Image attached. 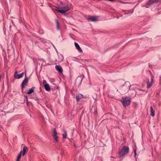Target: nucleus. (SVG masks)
Segmentation results:
<instances>
[{
	"instance_id": "obj_19",
	"label": "nucleus",
	"mask_w": 161,
	"mask_h": 161,
	"mask_svg": "<svg viewBox=\"0 0 161 161\" xmlns=\"http://www.w3.org/2000/svg\"><path fill=\"white\" fill-rule=\"evenodd\" d=\"M150 110H151V114H150L152 116H154V112L153 111V108H152V106L150 107Z\"/></svg>"
},
{
	"instance_id": "obj_28",
	"label": "nucleus",
	"mask_w": 161,
	"mask_h": 161,
	"mask_svg": "<svg viewBox=\"0 0 161 161\" xmlns=\"http://www.w3.org/2000/svg\"><path fill=\"white\" fill-rule=\"evenodd\" d=\"M129 12H128V13H126V14H129Z\"/></svg>"
},
{
	"instance_id": "obj_10",
	"label": "nucleus",
	"mask_w": 161,
	"mask_h": 161,
	"mask_svg": "<svg viewBox=\"0 0 161 161\" xmlns=\"http://www.w3.org/2000/svg\"><path fill=\"white\" fill-rule=\"evenodd\" d=\"M87 19L89 21L93 22H95L97 21V17L96 16H91L90 17H88L87 18Z\"/></svg>"
},
{
	"instance_id": "obj_20",
	"label": "nucleus",
	"mask_w": 161,
	"mask_h": 161,
	"mask_svg": "<svg viewBox=\"0 0 161 161\" xmlns=\"http://www.w3.org/2000/svg\"><path fill=\"white\" fill-rule=\"evenodd\" d=\"M67 135V132L66 131H64V134H63V138L65 139L66 138Z\"/></svg>"
},
{
	"instance_id": "obj_13",
	"label": "nucleus",
	"mask_w": 161,
	"mask_h": 161,
	"mask_svg": "<svg viewBox=\"0 0 161 161\" xmlns=\"http://www.w3.org/2000/svg\"><path fill=\"white\" fill-rule=\"evenodd\" d=\"M55 68L59 72L61 73H62L63 69L60 66L57 65L55 66Z\"/></svg>"
},
{
	"instance_id": "obj_14",
	"label": "nucleus",
	"mask_w": 161,
	"mask_h": 161,
	"mask_svg": "<svg viewBox=\"0 0 161 161\" xmlns=\"http://www.w3.org/2000/svg\"><path fill=\"white\" fill-rule=\"evenodd\" d=\"M28 150L27 147L25 146L23 147V150L22 151V155L24 156L25 153L27 152Z\"/></svg>"
},
{
	"instance_id": "obj_7",
	"label": "nucleus",
	"mask_w": 161,
	"mask_h": 161,
	"mask_svg": "<svg viewBox=\"0 0 161 161\" xmlns=\"http://www.w3.org/2000/svg\"><path fill=\"white\" fill-rule=\"evenodd\" d=\"M52 136L53 139L55 141V142L58 143V137L57 136V133L55 128L53 129Z\"/></svg>"
},
{
	"instance_id": "obj_2",
	"label": "nucleus",
	"mask_w": 161,
	"mask_h": 161,
	"mask_svg": "<svg viewBox=\"0 0 161 161\" xmlns=\"http://www.w3.org/2000/svg\"><path fill=\"white\" fill-rule=\"evenodd\" d=\"M60 8L62 9H58V11L62 14H64L65 12L69 10L70 8L69 4L63 2H60Z\"/></svg>"
},
{
	"instance_id": "obj_11",
	"label": "nucleus",
	"mask_w": 161,
	"mask_h": 161,
	"mask_svg": "<svg viewBox=\"0 0 161 161\" xmlns=\"http://www.w3.org/2000/svg\"><path fill=\"white\" fill-rule=\"evenodd\" d=\"M75 45L76 49L78 50L79 52L81 53H82L83 52L82 50L77 43L75 42Z\"/></svg>"
},
{
	"instance_id": "obj_3",
	"label": "nucleus",
	"mask_w": 161,
	"mask_h": 161,
	"mask_svg": "<svg viewBox=\"0 0 161 161\" xmlns=\"http://www.w3.org/2000/svg\"><path fill=\"white\" fill-rule=\"evenodd\" d=\"M131 99L130 98H128L127 97L122 98L121 102L124 107H126L130 104Z\"/></svg>"
},
{
	"instance_id": "obj_8",
	"label": "nucleus",
	"mask_w": 161,
	"mask_h": 161,
	"mask_svg": "<svg viewBox=\"0 0 161 161\" xmlns=\"http://www.w3.org/2000/svg\"><path fill=\"white\" fill-rule=\"evenodd\" d=\"M24 75V72L18 74L17 71H15L14 73V77L17 79H20L23 77Z\"/></svg>"
},
{
	"instance_id": "obj_6",
	"label": "nucleus",
	"mask_w": 161,
	"mask_h": 161,
	"mask_svg": "<svg viewBox=\"0 0 161 161\" xmlns=\"http://www.w3.org/2000/svg\"><path fill=\"white\" fill-rule=\"evenodd\" d=\"M28 80V78L26 77V73H25V78L21 84V89L22 91H23V89L24 88V86L27 85Z\"/></svg>"
},
{
	"instance_id": "obj_5",
	"label": "nucleus",
	"mask_w": 161,
	"mask_h": 161,
	"mask_svg": "<svg viewBox=\"0 0 161 161\" xmlns=\"http://www.w3.org/2000/svg\"><path fill=\"white\" fill-rule=\"evenodd\" d=\"M131 86L129 83L125 82L123 85L122 90L124 91V92H127L130 90Z\"/></svg>"
},
{
	"instance_id": "obj_26",
	"label": "nucleus",
	"mask_w": 161,
	"mask_h": 161,
	"mask_svg": "<svg viewBox=\"0 0 161 161\" xmlns=\"http://www.w3.org/2000/svg\"><path fill=\"white\" fill-rule=\"evenodd\" d=\"M133 11H134V9H133L132 10V11L130 13L131 14H132V13H133Z\"/></svg>"
},
{
	"instance_id": "obj_25",
	"label": "nucleus",
	"mask_w": 161,
	"mask_h": 161,
	"mask_svg": "<svg viewBox=\"0 0 161 161\" xmlns=\"http://www.w3.org/2000/svg\"><path fill=\"white\" fill-rule=\"evenodd\" d=\"M121 3H125V4L127 3V2H123V1H122Z\"/></svg>"
},
{
	"instance_id": "obj_22",
	"label": "nucleus",
	"mask_w": 161,
	"mask_h": 161,
	"mask_svg": "<svg viewBox=\"0 0 161 161\" xmlns=\"http://www.w3.org/2000/svg\"><path fill=\"white\" fill-rule=\"evenodd\" d=\"M60 57V60H59L60 62L64 60V57L63 56L61 55Z\"/></svg>"
},
{
	"instance_id": "obj_9",
	"label": "nucleus",
	"mask_w": 161,
	"mask_h": 161,
	"mask_svg": "<svg viewBox=\"0 0 161 161\" xmlns=\"http://www.w3.org/2000/svg\"><path fill=\"white\" fill-rule=\"evenodd\" d=\"M153 76L152 75L151 78V81L150 82V83H149V80H148V81L147 82V88H149L152 86L153 82Z\"/></svg>"
},
{
	"instance_id": "obj_4",
	"label": "nucleus",
	"mask_w": 161,
	"mask_h": 161,
	"mask_svg": "<svg viewBox=\"0 0 161 161\" xmlns=\"http://www.w3.org/2000/svg\"><path fill=\"white\" fill-rule=\"evenodd\" d=\"M160 0H149L147 3L143 7H145L146 8H148L150 6L154 4L158 3Z\"/></svg>"
},
{
	"instance_id": "obj_21",
	"label": "nucleus",
	"mask_w": 161,
	"mask_h": 161,
	"mask_svg": "<svg viewBox=\"0 0 161 161\" xmlns=\"http://www.w3.org/2000/svg\"><path fill=\"white\" fill-rule=\"evenodd\" d=\"M133 150L134 153V157H136V148H133Z\"/></svg>"
},
{
	"instance_id": "obj_23",
	"label": "nucleus",
	"mask_w": 161,
	"mask_h": 161,
	"mask_svg": "<svg viewBox=\"0 0 161 161\" xmlns=\"http://www.w3.org/2000/svg\"><path fill=\"white\" fill-rule=\"evenodd\" d=\"M42 82L44 85V84H45L47 83V81L46 80H43Z\"/></svg>"
},
{
	"instance_id": "obj_17",
	"label": "nucleus",
	"mask_w": 161,
	"mask_h": 161,
	"mask_svg": "<svg viewBox=\"0 0 161 161\" xmlns=\"http://www.w3.org/2000/svg\"><path fill=\"white\" fill-rule=\"evenodd\" d=\"M35 87H33L31 89H30L29 91L27 92V94H30L34 92V89L35 88Z\"/></svg>"
},
{
	"instance_id": "obj_1",
	"label": "nucleus",
	"mask_w": 161,
	"mask_h": 161,
	"mask_svg": "<svg viewBox=\"0 0 161 161\" xmlns=\"http://www.w3.org/2000/svg\"><path fill=\"white\" fill-rule=\"evenodd\" d=\"M129 152V147L126 146H123L119 152V156L120 158H124L125 156L127 155Z\"/></svg>"
},
{
	"instance_id": "obj_12",
	"label": "nucleus",
	"mask_w": 161,
	"mask_h": 161,
	"mask_svg": "<svg viewBox=\"0 0 161 161\" xmlns=\"http://www.w3.org/2000/svg\"><path fill=\"white\" fill-rule=\"evenodd\" d=\"M84 97L83 95L81 94H79L78 95L76 96V99L77 102H78L80 99L83 98Z\"/></svg>"
},
{
	"instance_id": "obj_18",
	"label": "nucleus",
	"mask_w": 161,
	"mask_h": 161,
	"mask_svg": "<svg viewBox=\"0 0 161 161\" xmlns=\"http://www.w3.org/2000/svg\"><path fill=\"white\" fill-rule=\"evenodd\" d=\"M22 151H21L18 154L16 159V161H19L22 155Z\"/></svg>"
},
{
	"instance_id": "obj_16",
	"label": "nucleus",
	"mask_w": 161,
	"mask_h": 161,
	"mask_svg": "<svg viewBox=\"0 0 161 161\" xmlns=\"http://www.w3.org/2000/svg\"><path fill=\"white\" fill-rule=\"evenodd\" d=\"M55 21H56V29L58 30H60V25H59V23L58 20L57 19H56Z\"/></svg>"
},
{
	"instance_id": "obj_24",
	"label": "nucleus",
	"mask_w": 161,
	"mask_h": 161,
	"mask_svg": "<svg viewBox=\"0 0 161 161\" xmlns=\"http://www.w3.org/2000/svg\"><path fill=\"white\" fill-rule=\"evenodd\" d=\"M1 78H2V76H1V75H0V83L2 81V79H1Z\"/></svg>"
},
{
	"instance_id": "obj_15",
	"label": "nucleus",
	"mask_w": 161,
	"mask_h": 161,
	"mask_svg": "<svg viewBox=\"0 0 161 161\" xmlns=\"http://www.w3.org/2000/svg\"><path fill=\"white\" fill-rule=\"evenodd\" d=\"M44 88L46 90L49 91L50 90V87L49 84H45L44 85Z\"/></svg>"
},
{
	"instance_id": "obj_27",
	"label": "nucleus",
	"mask_w": 161,
	"mask_h": 161,
	"mask_svg": "<svg viewBox=\"0 0 161 161\" xmlns=\"http://www.w3.org/2000/svg\"><path fill=\"white\" fill-rule=\"evenodd\" d=\"M26 99L27 100V103L28 102V99H27V97H26Z\"/></svg>"
}]
</instances>
